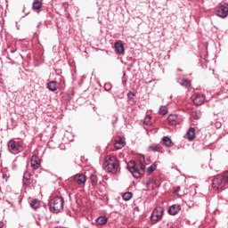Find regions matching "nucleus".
Masks as SVG:
<instances>
[{"mask_svg": "<svg viewBox=\"0 0 228 228\" xmlns=\"http://www.w3.org/2000/svg\"><path fill=\"white\" fill-rule=\"evenodd\" d=\"M103 168L105 172L116 174L117 170L118 169V160H117V157H106L105 162L103 163Z\"/></svg>", "mask_w": 228, "mask_h": 228, "instance_id": "obj_1", "label": "nucleus"}, {"mask_svg": "<svg viewBox=\"0 0 228 228\" xmlns=\"http://www.w3.org/2000/svg\"><path fill=\"white\" fill-rule=\"evenodd\" d=\"M212 187L214 190H217V191H222V190H225L228 188L225 180L222 175H216L212 181Z\"/></svg>", "mask_w": 228, "mask_h": 228, "instance_id": "obj_2", "label": "nucleus"}, {"mask_svg": "<svg viewBox=\"0 0 228 228\" xmlns=\"http://www.w3.org/2000/svg\"><path fill=\"white\" fill-rule=\"evenodd\" d=\"M127 168L129 172L132 173V175L136 179H138V177H141V175H143V172H145V166L141 165L140 169H138L134 161H130L127 165Z\"/></svg>", "mask_w": 228, "mask_h": 228, "instance_id": "obj_3", "label": "nucleus"}, {"mask_svg": "<svg viewBox=\"0 0 228 228\" xmlns=\"http://www.w3.org/2000/svg\"><path fill=\"white\" fill-rule=\"evenodd\" d=\"M65 200L62 197H55L50 203L51 209H53V213H60L63 209V204Z\"/></svg>", "mask_w": 228, "mask_h": 228, "instance_id": "obj_4", "label": "nucleus"}, {"mask_svg": "<svg viewBox=\"0 0 228 228\" xmlns=\"http://www.w3.org/2000/svg\"><path fill=\"white\" fill-rule=\"evenodd\" d=\"M216 15L221 19H226V17H228V4H224L218 6L216 9Z\"/></svg>", "mask_w": 228, "mask_h": 228, "instance_id": "obj_5", "label": "nucleus"}, {"mask_svg": "<svg viewBox=\"0 0 228 228\" xmlns=\"http://www.w3.org/2000/svg\"><path fill=\"white\" fill-rule=\"evenodd\" d=\"M191 101L196 106H201V104H204V101H206V96L200 94H194L191 95Z\"/></svg>", "mask_w": 228, "mask_h": 228, "instance_id": "obj_6", "label": "nucleus"}, {"mask_svg": "<svg viewBox=\"0 0 228 228\" xmlns=\"http://www.w3.org/2000/svg\"><path fill=\"white\" fill-rule=\"evenodd\" d=\"M162 216H163V208L157 207L152 211L151 218L153 222H157V220H161Z\"/></svg>", "mask_w": 228, "mask_h": 228, "instance_id": "obj_7", "label": "nucleus"}, {"mask_svg": "<svg viewBox=\"0 0 228 228\" xmlns=\"http://www.w3.org/2000/svg\"><path fill=\"white\" fill-rule=\"evenodd\" d=\"M30 165L33 170H38V168H40L41 165L40 159L38 158V156L34 155L31 157Z\"/></svg>", "mask_w": 228, "mask_h": 228, "instance_id": "obj_8", "label": "nucleus"}, {"mask_svg": "<svg viewBox=\"0 0 228 228\" xmlns=\"http://www.w3.org/2000/svg\"><path fill=\"white\" fill-rule=\"evenodd\" d=\"M8 149L12 151L13 152H17V151H20V144L18 142L13 140H10L7 143Z\"/></svg>", "mask_w": 228, "mask_h": 228, "instance_id": "obj_9", "label": "nucleus"}, {"mask_svg": "<svg viewBox=\"0 0 228 228\" xmlns=\"http://www.w3.org/2000/svg\"><path fill=\"white\" fill-rule=\"evenodd\" d=\"M167 120L171 126H175V124H181V118L175 114H171L167 117Z\"/></svg>", "mask_w": 228, "mask_h": 228, "instance_id": "obj_10", "label": "nucleus"}, {"mask_svg": "<svg viewBox=\"0 0 228 228\" xmlns=\"http://www.w3.org/2000/svg\"><path fill=\"white\" fill-rule=\"evenodd\" d=\"M184 138H186V140H188L189 142H193V140H195V128L190 127Z\"/></svg>", "mask_w": 228, "mask_h": 228, "instance_id": "obj_11", "label": "nucleus"}, {"mask_svg": "<svg viewBox=\"0 0 228 228\" xmlns=\"http://www.w3.org/2000/svg\"><path fill=\"white\" fill-rule=\"evenodd\" d=\"M114 48L116 49L118 54H124V44L122 43V41H116L114 44Z\"/></svg>", "mask_w": 228, "mask_h": 228, "instance_id": "obj_12", "label": "nucleus"}, {"mask_svg": "<svg viewBox=\"0 0 228 228\" xmlns=\"http://www.w3.org/2000/svg\"><path fill=\"white\" fill-rule=\"evenodd\" d=\"M126 146V141L122 137L116 138L115 142V149L120 151V149H124Z\"/></svg>", "mask_w": 228, "mask_h": 228, "instance_id": "obj_13", "label": "nucleus"}, {"mask_svg": "<svg viewBox=\"0 0 228 228\" xmlns=\"http://www.w3.org/2000/svg\"><path fill=\"white\" fill-rule=\"evenodd\" d=\"M149 152H164L163 146L161 144H152L148 147Z\"/></svg>", "mask_w": 228, "mask_h": 228, "instance_id": "obj_14", "label": "nucleus"}, {"mask_svg": "<svg viewBox=\"0 0 228 228\" xmlns=\"http://www.w3.org/2000/svg\"><path fill=\"white\" fill-rule=\"evenodd\" d=\"M74 181L77 183L79 185L86 184V176L85 175L77 174L74 176Z\"/></svg>", "mask_w": 228, "mask_h": 228, "instance_id": "obj_15", "label": "nucleus"}, {"mask_svg": "<svg viewBox=\"0 0 228 228\" xmlns=\"http://www.w3.org/2000/svg\"><path fill=\"white\" fill-rule=\"evenodd\" d=\"M179 211H181V205H178V204L172 205L168 209L169 215H173V216L177 215Z\"/></svg>", "mask_w": 228, "mask_h": 228, "instance_id": "obj_16", "label": "nucleus"}, {"mask_svg": "<svg viewBox=\"0 0 228 228\" xmlns=\"http://www.w3.org/2000/svg\"><path fill=\"white\" fill-rule=\"evenodd\" d=\"M31 184V174L26 171L23 175V186H29Z\"/></svg>", "mask_w": 228, "mask_h": 228, "instance_id": "obj_17", "label": "nucleus"}, {"mask_svg": "<svg viewBox=\"0 0 228 228\" xmlns=\"http://www.w3.org/2000/svg\"><path fill=\"white\" fill-rule=\"evenodd\" d=\"M162 143L163 145H165V147H167V149H170V147H172V139H170V137L168 136H164L162 138Z\"/></svg>", "mask_w": 228, "mask_h": 228, "instance_id": "obj_18", "label": "nucleus"}, {"mask_svg": "<svg viewBox=\"0 0 228 228\" xmlns=\"http://www.w3.org/2000/svg\"><path fill=\"white\" fill-rule=\"evenodd\" d=\"M47 88L50 92H56V90H58V83H56V81H51L48 83Z\"/></svg>", "mask_w": 228, "mask_h": 228, "instance_id": "obj_19", "label": "nucleus"}, {"mask_svg": "<svg viewBox=\"0 0 228 228\" xmlns=\"http://www.w3.org/2000/svg\"><path fill=\"white\" fill-rule=\"evenodd\" d=\"M181 86H184V88H190L191 86V81L183 78L182 79V81L180 82Z\"/></svg>", "mask_w": 228, "mask_h": 228, "instance_id": "obj_20", "label": "nucleus"}, {"mask_svg": "<svg viewBox=\"0 0 228 228\" xmlns=\"http://www.w3.org/2000/svg\"><path fill=\"white\" fill-rule=\"evenodd\" d=\"M96 223L99 225H104V224L108 223V218H106L105 216H100L96 219Z\"/></svg>", "mask_w": 228, "mask_h": 228, "instance_id": "obj_21", "label": "nucleus"}, {"mask_svg": "<svg viewBox=\"0 0 228 228\" xmlns=\"http://www.w3.org/2000/svg\"><path fill=\"white\" fill-rule=\"evenodd\" d=\"M30 207L32 208V209H38V208H40V201L34 200L30 203Z\"/></svg>", "mask_w": 228, "mask_h": 228, "instance_id": "obj_22", "label": "nucleus"}, {"mask_svg": "<svg viewBox=\"0 0 228 228\" xmlns=\"http://www.w3.org/2000/svg\"><path fill=\"white\" fill-rule=\"evenodd\" d=\"M33 10H40V8H42V3H40V1L38 0H36L34 3H33Z\"/></svg>", "mask_w": 228, "mask_h": 228, "instance_id": "obj_23", "label": "nucleus"}, {"mask_svg": "<svg viewBox=\"0 0 228 228\" xmlns=\"http://www.w3.org/2000/svg\"><path fill=\"white\" fill-rule=\"evenodd\" d=\"M156 168H158V165H156V163L151 164L148 168H147V173L148 174H152V172H154V170H156Z\"/></svg>", "mask_w": 228, "mask_h": 228, "instance_id": "obj_24", "label": "nucleus"}, {"mask_svg": "<svg viewBox=\"0 0 228 228\" xmlns=\"http://www.w3.org/2000/svg\"><path fill=\"white\" fill-rule=\"evenodd\" d=\"M159 115H167L168 113V109H167V106H160L159 110Z\"/></svg>", "mask_w": 228, "mask_h": 228, "instance_id": "obj_25", "label": "nucleus"}, {"mask_svg": "<svg viewBox=\"0 0 228 228\" xmlns=\"http://www.w3.org/2000/svg\"><path fill=\"white\" fill-rule=\"evenodd\" d=\"M122 197H123V200H131V199L133 198V193L125 192Z\"/></svg>", "mask_w": 228, "mask_h": 228, "instance_id": "obj_26", "label": "nucleus"}, {"mask_svg": "<svg viewBox=\"0 0 228 228\" xmlns=\"http://www.w3.org/2000/svg\"><path fill=\"white\" fill-rule=\"evenodd\" d=\"M90 181H91L92 184H97V175H90Z\"/></svg>", "mask_w": 228, "mask_h": 228, "instance_id": "obj_27", "label": "nucleus"}, {"mask_svg": "<svg viewBox=\"0 0 228 228\" xmlns=\"http://www.w3.org/2000/svg\"><path fill=\"white\" fill-rule=\"evenodd\" d=\"M122 85L126 86L127 85V77L126 76V73L122 76Z\"/></svg>", "mask_w": 228, "mask_h": 228, "instance_id": "obj_28", "label": "nucleus"}, {"mask_svg": "<svg viewBox=\"0 0 228 228\" xmlns=\"http://www.w3.org/2000/svg\"><path fill=\"white\" fill-rule=\"evenodd\" d=\"M134 95H136L134 93L129 91L128 94H127V97L128 99H134Z\"/></svg>", "mask_w": 228, "mask_h": 228, "instance_id": "obj_29", "label": "nucleus"}, {"mask_svg": "<svg viewBox=\"0 0 228 228\" xmlns=\"http://www.w3.org/2000/svg\"><path fill=\"white\" fill-rule=\"evenodd\" d=\"M149 120H151V117H147V118H145V119H144V124H146V126H149Z\"/></svg>", "mask_w": 228, "mask_h": 228, "instance_id": "obj_30", "label": "nucleus"}, {"mask_svg": "<svg viewBox=\"0 0 228 228\" xmlns=\"http://www.w3.org/2000/svg\"><path fill=\"white\" fill-rule=\"evenodd\" d=\"M181 191V187L177 186L176 189L175 190V193H179Z\"/></svg>", "mask_w": 228, "mask_h": 228, "instance_id": "obj_31", "label": "nucleus"}, {"mask_svg": "<svg viewBox=\"0 0 228 228\" xmlns=\"http://www.w3.org/2000/svg\"><path fill=\"white\" fill-rule=\"evenodd\" d=\"M110 88H111V86H110V84L105 85V90H110Z\"/></svg>", "mask_w": 228, "mask_h": 228, "instance_id": "obj_32", "label": "nucleus"}, {"mask_svg": "<svg viewBox=\"0 0 228 228\" xmlns=\"http://www.w3.org/2000/svg\"><path fill=\"white\" fill-rule=\"evenodd\" d=\"M4 227V223L3 221H0V228Z\"/></svg>", "mask_w": 228, "mask_h": 228, "instance_id": "obj_33", "label": "nucleus"}, {"mask_svg": "<svg viewBox=\"0 0 228 228\" xmlns=\"http://www.w3.org/2000/svg\"><path fill=\"white\" fill-rule=\"evenodd\" d=\"M3 179H8V176H6V175L3 174Z\"/></svg>", "mask_w": 228, "mask_h": 228, "instance_id": "obj_34", "label": "nucleus"}, {"mask_svg": "<svg viewBox=\"0 0 228 228\" xmlns=\"http://www.w3.org/2000/svg\"><path fill=\"white\" fill-rule=\"evenodd\" d=\"M169 228H179L177 225H172Z\"/></svg>", "mask_w": 228, "mask_h": 228, "instance_id": "obj_35", "label": "nucleus"}, {"mask_svg": "<svg viewBox=\"0 0 228 228\" xmlns=\"http://www.w3.org/2000/svg\"><path fill=\"white\" fill-rule=\"evenodd\" d=\"M11 53H15V51L12 50V51H11Z\"/></svg>", "mask_w": 228, "mask_h": 228, "instance_id": "obj_36", "label": "nucleus"}]
</instances>
